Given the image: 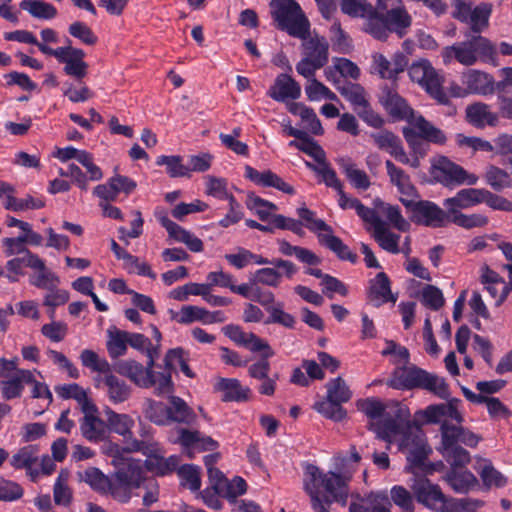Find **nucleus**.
Instances as JSON below:
<instances>
[{"mask_svg":"<svg viewBox=\"0 0 512 512\" xmlns=\"http://www.w3.org/2000/svg\"><path fill=\"white\" fill-rule=\"evenodd\" d=\"M373 233L375 240L379 243L382 249L393 254L399 253L400 236L389 231L383 222L377 224Z\"/></svg>","mask_w":512,"mask_h":512,"instance_id":"obj_49","label":"nucleus"},{"mask_svg":"<svg viewBox=\"0 0 512 512\" xmlns=\"http://www.w3.org/2000/svg\"><path fill=\"white\" fill-rule=\"evenodd\" d=\"M461 404V400L451 398L445 403L429 405L425 409L417 411L415 416L424 424H440V433L442 434L445 424L448 427H455L464 421Z\"/></svg>","mask_w":512,"mask_h":512,"instance_id":"obj_10","label":"nucleus"},{"mask_svg":"<svg viewBox=\"0 0 512 512\" xmlns=\"http://www.w3.org/2000/svg\"><path fill=\"white\" fill-rule=\"evenodd\" d=\"M210 291V285L190 282L183 286L172 289L169 292V297L177 301H187L189 296H202Z\"/></svg>","mask_w":512,"mask_h":512,"instance_id":"obj_57","label":"nucleus"},{"mask_svg":"<svg viewBox=\"0 0 512 512\" xmlns=\"http://www.w3.org/2000/svg\"><path fill=\"white\" fill-rule=\"evenodd\" d=\"M467 121L477 128L496 126L499 116L492 112L487 104L475 103L466 108Z\"/></svg>","mask_w":512,"mask_h":512,"instance_id":"obj_37","label":"nucleus"},{"mask_svg":"<svg viewBox=\"0 0 512 512\" xmlns=\"http://www.w3.org/2000/svg\"><path fill=\"white\" fill-rule=\"evenodd\" d=\"M150 368H154V365L150 366L149 359L146 366H143L141 363L132 359L119 361L114 366V369L117 373L128 378L131 382L140 388H147V385L149 384L148 374Z\"/></svg>","mask_w":512,"mask_h":512,"instance_id":"obj_28","label":"nucleus"},{"mask_svg":"<svg viewBox=\"0 0 512 512\" xmlns=\"http://www.w3.org/2000/svg\"><path fill=\"white\" fill-rule=\"evenodd\" d=\"M171 319L179 324H190L199 321L203 324H212L222 322L224 319L221 317L222 313L210 312L202 307L194 305L183 306L179 311H170Z\"/></svg>","mask_w":512,"mask_h":512,"instance_id":"obj_24","label":"nucleus"},{"mask_svg":"<svg viewBox=\"0 0 512 512\" xmlns=\"http://www.w3.org/2000/svg\"><path fill=\"white\" fill-rule=\"evenodd\" d=\"M361 457L352 451L348 457H337L338 473H321L318 467L306 464L304 468V490L310 495L315 512H328L320 501V494H325L327 501L346 502L347 482L355 471Z\"/></svg>","mask_w":512,"mask_h":512,"instance_id":"obj_2","label":"nucleus"},{"mask_svg":"<svg viewBox=\"0 0 512 512\" xmlns=\"http://www.w3.org/2000/svg\"><path fill=\"white\" fill-rule=\"evenodd\" d=\"M289 112L301 118L304 127L314 135H322L323 127L314 110L303 103H290Z\"/></svg>","mask_w":512,"mask_h":512,"instance_id":"obj_40","label":"nucleus"},{"mask_svg":"<svg viewBox=\"0 0 512 512\" xmlns=\"http://www.w3.org/2000/svg\"><path fill=\"white\" fill-rule=\"evenodd\" d=\"M385 168L390 183L396 187L400 194V201L402 198H418L416 187L412 183L410 176L402 168L396 166L391 160L385 161Z\"/></svg>","mask_w":512,"mask_h":512,"instance_id":"obj_27","label":"nucleus"},{"mask_svg":"<svg viewBox=\"0 0 512 512\" xmlns=\"http://www.w3.org/2000/svg\"><path fill=\"white\" fill-rule=\"evenodd\" d=\"M339 165L353 187L361 190H366L370 187L371 182L367 173L359 169L351 160L341 159Z\"/></svg>","mask_w":512,"mask_h":512,"instance_id":"obj_43","label":"nucleus"},{"mask_svg":"<svg viewBox=\"0 0 512 512\" xmlns=\"http://www.w3.org/2000/svg\"><path fill=\"white\" fill-rule=\"evenodd\" d=\"M93 383L95 388L103 391L109 402L114 405L124 403L131 396V387L114 375L111 369L105 374L94 376Z\"/></svg>","mask_w":512,"mask_h":512,"instance_id":"obj_18","label":"nucleus"},{"mask_svg":"<svg viewBox=\"0 0 512 512\" xmlns=\"http://www.w3.org/2000/svg\"><path fill=\"white\" fill-rule=\"evenodd\" d=\"M438 450L450 464L451 469L464 468L470 463L471 457L469 452L457 443L451 441V438L447 433H445V436L441 438V444Z\"/></svg>","mask_w":512,"mask_h":512,"instance_id":"obj_32","label":"nucleus"},{"mask_svg":"<svg viewBox=\"0 0 512 512\" xmlns=\"http://www.w3.org/2000/svg\"><path fill=\"white\" fill-rule=\"evenodd\" d=\"M368 297L375 306H380L387 302H396L390 288V281L384 272L378 273L370 281Z\"/></svg>","mask_w":512,"mask_h":512,"instance_id":"obj_34","label":"nucleus"},{"mask_svg":"<svg viewBox=\"0 0 512 512\" xmlns=\"http://www.w3.org/2000/svg\"><path fill=\"white\" fill-rule=\"evenodd\" d=\"M305 93L307 98L312 102H319L322 100H338L337 95L332 92L327 86L316 79H310L305 85Z\"/></svg>","mask_w":512,"mask_h":512,"instance_id":"obj_56","label":"nucleus"},{"mask_svg":"<svg viewBox=\"0 0 512 512\" xmlns=\"http://www.w3.org/2000/svg\"><path fill=\"white\" fill-rule=\"evenodd\" d=\"M447 433L451 441L458 444V442L463 443L468 447H476L480 441V437L473 433L472 431L464 428L461 424H457L455 427H448L446 424L442 429V437Z\"/></svg>","mask_w":512,"mask_h":512,"instance_id":"obj_48","label":"nucleus"},{"mask_svg":"<svg viewBox=\"0 0 512 512\" xmlns=\"http://www.w3.org/2000/svg\"><path fill=\"white\" fill-rule=\"evenodd\" d=\"M462 83L467 87L468 92L472 94L486 95L494 90V81L488 73L471 69L463 73Z\"/></svg>","mask_w":512,"mask_h":512,"instance_id":"obj_33","label":"nucleus"},{"mask_svg":"<svg viewBox=\"0 0 512 512\" xmlns=\"http://www.w3.org/2000/svg\"><path fill=\"white\" fill-rule=\"evenodd\" d=\"M80 479L87 483L93 490L100 494L110 495L119 502H128V494L123 488L116 486L115 479L112 480L100 469L90 467L79 474Z\"/></svg>","mask_w":512,"mask_h":512,"instance_id":"obj_15","label":"nucleus"},{"mask_svg":"<svg viewBox=\"0 0 512 512\" xmlns=\"http://www.w3.org/2000/svg\"><path fill=\"white\" fill-rule=\"evenodd\" d=\"M116 469L114 474L116 486L124 489L128 494V501L131 498V490L142 487L149 480L145 475L143 463L139 459L128 458L124 465Z\"/></svg>","mask_w":512,"mask_h":512,"instance_id":"obj_14","label":"nucleus"},{"mask_svg":"<svg viewBox=\"0 0 512 512\" xmlns=\"http://www.w3.org/2000/svg\"><path fill=\"white\" fill-rule=\"evenodd\" d=\"M407 66L408 58L401 52L395 53L391 59L381 53L372 55L371 72L379 75L382 79L395 81Z\"/></svg>","mask_w":512,"mask_h":512,"instance_id":"obj_21","label":"nucleus"},{"mask_svg":"<svg viewBox=\"0 0 512 512\" xmlns=\"http://www.w3.org/2000/svg\"><path fill=\"white\" fill-rule=\"evenodd\" d=\"M408 75L412 82L420 85L440 104L448 103V96L442 88L443 76L432 66L427 59L414 61L408 67Z\"/></svg>","mask_w":512,"mask_h":512,"instance_id":"obj_9","label":"nucleus"},{"mask_svg":"<svg viewBox=\"0 0 512 512\" xmlns=\"http://www.w3.org/2000/svg\"><path fill=\"white\" fill-rule=\"evenodd\" d=\"M127 332L117 329L108 330L107 350L111 358H118L126 354Z\"/></svg>","mask_w":512,"mask_h":512,"instance_id":"obj_54","label":"nucleus"},{"mask_svg":"<svg viewBox=\"0 0 512 512\" xmlns=\"http://www.w3.org/2000/svg\"><path fill=\"white\" fill-rule=\"evenodd\" d=\"M247 208L262 221H269L272 224V217L276 216L277 205L267 201L255 194H249L246 200Z\"/></svg>","mask_w":512,"mask_h":512,"instance_id":"obj_41","label":"nucleus"},{"mask_svg":"<svg viewBox=\"0 0 512 512\" xmlns=\"http://www.w3.org/2000/svg\"><path fill=\"white\" fill-rule=\"evenodd\" d=\"M490 14L491 6L486 3H481L474 7L465 24L469 25L473 32L480 33L488 27Z\"/></svg>","mask_w":512,"mask_h":512,"instance_id":"obj_50","label":"nucleus"},{"mask_svg":"<svg viewBox=\"0 0 512 512\" xmlns=\"http://www.w3.org/2000/svg\"><path fill=\"white\" fill-rule=\"evenodd\" d=\"M176 442L183 447L184 453L189 458H193L198 452L214 451L219 447V443L212 437L185 428L178 430Z\"/></svg>","mask_w":512,"mask_h":512,"instance_id":"obj_22","label":"nucleus"},{"mask_svg":"<svg viewBox=\"0 0 512 512\" xmlns=\"http://www.w3.org/2000/svg\"><path fill=\"white\" fill-rule=\"evenodd\" d=\"M214 389L221 393V398L225 402H243L250 398L251 390L243 386L235 378H220L214 385Z\"/></svg>","mask_w":512,"mask_h":512,"instance_id":"obj_31","label":"nucleus"},{"mask_svg":"<svg viewBox=\"0 0 512 512\" xmlns=\"http://www.w3.org/2000/svg\"><path fill=\"white\" fill-rule=\"evenodd\" d=\"M426 458L427 456L420 464L414 465V472H412V474H414L415 477L411 480L410 487L420 504L430 510L437 511L443 505L446 495L437 484L432 483L425 477L417 476V470L422 468ZM410 464L411 463L408 461V465L405 467V471L408 473H411V471L407 470Z\"/></svg>","mask_w":512,"mask_h":512,"instance_id":"obj_12","label":"nucleus"},{"mask_svg":"<svg viewBox=\"0 0 512 512\" xmlns=\"http://www.w3.org/2000/svg\"><path fill=\"white\" fill-rule=\"evenodd\" d=\"M148 382L147 388L153 387L157 395H165L173 391L171 370L165 369L163 372H156L153 368H150Z\"/></svg>","mask_w":512,"mask_h":512,"instance_id":"obj_47","label":"nucleus"},{"mask_svg":"<svg viewBox=\"0 0 512 512\" xmlns=\"http://www.w3.org/2000/svg\"><path fill=\"white\" fill-rule=\"evenodd\" d=\"M272 99L283 102L287 99H297L301 95L300 85L288 74H279L274 84L267 92Z\"/></svg>","mask_w":512,"mask_h":512,"instance_id":"obj_30","label":"nucleus"},{"mask_svg":"<svg viewBox=\"0 0 512 512\" xmlns=\"http://www.w3.org/2000/svg\"><path fill=\"white\" fill-rule=\"evenodd\" d=\"M379 100L392 117L408 121L420 137L435 144H445L447 137L444 132L421 115H415L406 100L396 90L383 87Z\"/></svg>","mask_w":512,"mask_h":512,"instance_id":"obj_4","label":"nucleus"},{"mask_svg":"<svg viewBox=\"0 0 512 512\" xmlns=\"http://www.w3.org/2000/svg\"><path fill=\"white\" fill-rule=\"evenodd\" d=\"M444 479L456 493L460 494L468 493L479 485L476 476L464 468L450 469Z\"/></svg>","mask_w":512,"mask_h":512,"instance_id":"obj_36","label":"nucleus"},{"mask_svg":"<svg viewBox=\"0 0 512 512\" xmlns=\"http://www.w3.org/2000/svg\"><path fill=\"white\" fill-rule=\"evenodd\" d=\"M341 95L351 103L355 112L369 104L364 88L357 84H349L340 89Z\"/></svg>","mask_w":512,"mask_h":512,"instance_id":"obj_59","label":"nucleus"},{"mask_svg":"<svg viewBox=\"0 0 512 512\" xmlns=\"http://www.w3.org/2000/svg\"><path fill=\"white\" fill-rule=\"evenodd\" d=\"M477 472L487 488H502L507 484V477L497 470L490 461L479 462Z\"/></svg>","mask_w":512,"mask_h":512,"instance_id":"obj_42","label":"nucleus"},{"mask_svg":"<svg viewBox=\"0 0 512 512\" xmlns=\"http://www.w3.org/2000/svg\"><path fill=\"white\" fill-rule=\"evenodd\" d=\"M391 501L401 512H414V500L411 492L404 486L395 485L390 490Z\"/></svg>","mask_w":512,"mask_h":512,"instance_id":"obj_64","label":"nucleus"},{"mask_svg":"<svg viewBox=\"0 0 512 512\" xmlns=\"http://www.w3.org/2000/svg\"><path fill=\"white\" fill-rule=\"evenodd\" d=\"M20 8L39 19H53L57 15V9L44 0H23Z\"/></svg>","mask_w":512,"mask_h":512,"instance_id":"obj_45","label":"nucleus"},{"mask_svg":"<svg viewBox=\"0 0 512 512\" xmlns=\"http://www.w3.org/2000/svg\"><path fill=\"white\" fill-rule=\"evenodd\" d=\"M431 174L438 182L445 186L474 185L478 181L475 174H470L461 166L451 162L447 157L437 156L431 162Z\"/></svg>","mask_w":512,"mask_h":512,"instance_id":"obj_13","label":"nucleus"},{"mask_svg":"<svg viewBox=\"0 0 512 512\" xmlns=\"http://www.w3.org/2000/svg\"><path fill=\"white\" fill-rule=\"evenodd\" d=\"M169 421L190 424L195 421L196 414L188 406V404L177 396H172L169 399Z\"/></svg>","mask_w":512,"mask_h":512,"instance_id":"obj_44","label":"nucleus"},{"mask_svg":"<svg viewBox=\"0 0 512 512\" xmlns=\"http://www.w3.org/2000/svg\"><path fill=\"white\" fill-rule=\"evenodd\" d=\"M271 15L277 27L296 38L308 35L310 23L300 5L294 0H272Z\"/></svg>","mask_w":512,"mask_h":512,"instance_id":"obj_7","label":"nucleus"},{"mask_svg":"<svg viewBox=\"0 0 512 512\" xmlns=\"http://www.w3.org/2000/svg\"><path fill=\"white\" fill-rule=\"evenodd\" d=\"M69 472L67 470L60 471L53 489L54 501L58 505L67 506L71 502L72 492L67 485Z\"/></svg>","mask_w":512,"mask_h":512,"instance_id":"obj_60","label":"nucleus"},{"mask_svg":"<svg viewBox=\"0 0 512 512\" xmlns=\"http://www.w3.org/2000/svg\"><path fill=\"white\" fill-rule=\"evenodd\" d=\"M357 406L371 420L370 428L378 438L389 444H397L399 450L407 454V461L411 463L407 470L414 472V465L420 464L431 449L422 430L409 422L408 410L397 407L395 417H392L385 405L376 398L361 400Z\"/></svg>","mask_w":512,"mask_h":512,"instance_id":"obj_1","label":"nucleus"},{"mask_svg":"<svg viewBox=\"0 0 512 512\" xmlns=\"http://www.w3.org/2000/svg\"><path fill=\"white\" fill-rule=\"evenodd\" d=\"M80 360L84 367L97 372V374H105L111 369L106 359L101 358L95 351L90 349H84L81 352Z\"/></svg>","mask_w":512,"mask_h":512,"instance_id":"obj_62","label":"nucleus"},{"mask_svg":"<svg viewBox=\"0 0 512 512\" xmlns=\"http://www.w3.org/2000/svg\"><path fill=\"white\" fill-rule=\"evenodd\" d=\"M300 39L302 40L304 57L320 61L324 64L328 62L329 45L324 37L318 35L309 36L308 34Z\"/></svg>","mask_w":512,"mask_h":512,"instance_id":"obj_39","label":"nucleus"},{"mask_svg":"<svg viewBox=\"0 0 512 512\" xmlns=\"http://www.w3.org/2000/svg\"><path fill=\"white\" fill-rule=\"evenodd\" d=\"M85 52L82 49L71 46L68 40V45L63 46L62 55L58 62L63 64V71L66 75L81 80L88 74V63L85 61Z\"/></svg>","mask_w":512,"mask_h":512,"instance_id":"obj_23","label":"nucleus"},{"mask_svg":"<svg viewBox=\"0 0 512 512\" xmlns=\"http://www.w3.org/2000/svg\"><path fill=\"white\" fill-rule=\"evenodd\" d=\"M144 412L152 422L157 425L169 424V407L162 402L147 400L145 402Z\"/></svg>","mask_w":512,"mask_h":512,"instance_id":"obj_63","label":"nucleus"},{"mask_svg":"<svg viewBox=\"0 0 512 512\" xmlns=\"http://www.w3.org/2000/svg\"><path fill=\"white\" fill-rule=\"evenodd\" d=\"M374 144L380 149L389 153L398 162L412 168L419 167V157L409 158L406 154L401 140L398 136L388 130H381L370 134Z\"/></svg>","mask_w":512,"mask_h":512,"instance_id":"obj_19","label":"nucleus"},{"mask_svg":"<svg viewBox=\"0 0 512 512\" xmlns=\"http://www.w3.org/2000/svg\"><path fill=\"white\" fill-rule=\"evenodd\" d=\"M387 385L393 389L411 390L421 388L430 391L441 399L449 397L448 386L444 379L431 374L415 365H404L394 369Z\"/></svg>","mask_w":512,"mask_h":512,"instance_id":"obj_6","label":"nucleus"},{"mask_svg":"<svg viewBox=\"0 0 512 512\" xmlns=\"http://www.w3.org/2000/svg\"><path fill=\"white\" fill-rule=\"evenodd\" d=\"M359 67L347 58H333L330 66L324 70L327 81L334 85L341 83V79L357 80L360 77Z\"/></svg>","mask_w":512,"mask_h":512,"instance_id":"obj_29","label":"nucleus"},{"mask_svg":"<svg viewBox=\"0 0 512 512\" xmlns=\"http://www.w3.org/2000/svg\"><path fill=\"white\" fill-rule=\"evenodd\" d=\"M139 451L146 456V469L157 475H166L175 471L180 463V458L176 455L165 458L164 451L155 442H142Z\"/></svg>","mask_w":512,"mask_h":512,"instance_id":"obj_16","label":"nucleus"},{"mask_svg":"<svg viewBox=\"0 0 512 512\" xmlns=\"http://www.w3.org/2000/svg\"><path fill=\"white\" fill-rule=\"evenodd\" d=\"M105 416L109 429L123 437L126 449L129 452H138L142 447V442L134 438L133 428L135 427V419L125 413H117L111 408L105 409Z\"/></svg>","mask_w":512,"mask_h":512,"instance_id":"obj_17","label":"nucleus"},{"mask_svg":"<svg viewBox=\"0 0 512 512\" xmlns=\"http://www.w3.org/2000/svg\"><path fill=\"white\" fill-rule=\"evenodd\" d=\"M327 396L342 404L348 402L352 397V392L346 384L345 380L341 377L334 378L327 382Z\"/></svg>","mask_w":512,"mask_h":512,"instance_id":"obj_61","label":"nucleus"},{"mask_svg":"<svg viewBox=\"0 0 512 512\" xmlns=\"http://www.w3.org/2000/svg\"><path fill=\"white\" fill-rule=\"evenodd\" d=\"M411 23L412 17L402 0H377L372 16L365 23V31L379 40H385L389 32L403 37Z\"/></svg>","mask_w":512,"mask_h":512,"instance_id":"obj_3","label":"nucleus"},{"mask_svg":"<svg viewBox=\"0 0 512 512\" xmlns=\"http://www.w3.org/2000/svg\"><path fill=\"white\" fill-rule=\"evenodd\" d=\"M127 338H128V344L147 355L148 359L150 360V366L155 365V360L159 355V346L153 345L150 340L140 333H128L127 332Z\"/></svg>","mask_w":512,"mask_h":512,"instance_id":"obj_46","label":"nucleus"},{"mask_svg":"<svg viewBox=\"0 0 512 512\" xmlns=\"http://www.w3.org/2000/svg\"><path fill=\"white\" fill-rule=\"evenodd\" d=\"M297 214L302 224L311 232L316 234L318 242L333 251L340 259L355 262L357 259L347 245L333 234L331 226L322 219L316 217L315 213L303 206L297 209Z\"/></svg>","mask_w":512,"mask_h":512,"instance_id":"obj_8","label":"nucleus"},{"mask_svg":"<svg viewBox=\"0 0 512 512\" xmlns=\"http://www.w3.org/2000/svg\"><path fill=\"white\" fill-rule=\"evenodd\" d=\"M441 57L445 65L454 60L464 66H473L478 62L497 65V48L490 39L474 35L466 41L444 47Z\"/></svg>","mask_w":512,"mask_h":512,"instance_id":"obj_5","label":"nucleus"},{"mask_svg":"<svg viewBox=\"0 0 512 512\" xmlns=\"http://www.w3.org/2000/svg\"><path fill=\"white\" fill-rule=\"evenodd\" d=\"M313 409L324 417L333 421H341L346 417V411L342 408L341 404L333 399L319 400L314 403Z\"/></svg>","mask_w":512,"mask_h":512,"instance_id":"obj_52","label":"nucleus"},{"mask_svg":"<svg viewBox=\"0 0 512 512\" xmlns=\"http://www.w3.org/2000/svg\"><path fill=\"white\" fill-rule=\"evenodd\" d=\"M224 334L239 346L251 352H259L264 358L272 357L275 352L267 341L252 332H245L240 326L227 325L223 328Z\"/></svg>","mask_w":512,"mask_h":512,"instance_id":"obj_20","label":"nucleus"},{"mask_svg":"<svg viewBox=\"0 0 512 512\" xmlns=\"http://www.w3.org/2000/svg\"><path fill=\"white\" fill-rule=\"evenodd\" d=\"M401 203L410 212L412 222L432 228L445 227L448 223V215L436 203L428 200L414 201V199L402 198Z\"/></svg>","mask_w":512,"mask_h":512,"instance_id":"obj_11","label":"nucleus"},{"mask_svg":"<svg viewBox=\"0 0 512 512\" xmlns=\"http://www.w3.org/2000/svg\"><path fill=\"white\" fill-rule=\"evenodd\" d=\"M486 183L496 191L510 188L512 181L510 175L503 169L490 165L486 168L484 175Z\"/></svg>","mask_w":512,"mask_h":512,"instance_id":"obj_51","label":"nucleus"},{"mask_svg":"<svg viewBox=\"0 0 512 512\" xmlns=\"http://www.w3.org/2000/svg\"><path fill=\"white\" fill-rule=\"evenodd\" d=\"M84 417L80 423L82 435L91 442H98L105 437L106 425L98 417V409L93 403L81 410Z\"/></svg>","mask_w":512,"mask_h":512,"instance_id":"obj_26","label":"nucleus"},{"mask_svg":"<svg viewBox=\"0 0 512 512\" xmlns=\"http://www.w3.org/2000/svg\"><path fill=\"white\" fill-rule=\"evenodd\" d=\"M27 381H31V370L16 371V375L0 382V391L5 400L20 398Z\"/></svg>","mask_w":512,"mask_h":512,"instance_id":"obj_38","label":"nucleus"},{"mask_svg":"<svg viewBox=\"0 0 512 512\" xmlns=\"http://www.w3.org/2000/svg\"><path fill=\"white\" fill-rule=\"evenodd\" d=\"M56 392L64 399H75L81 410L93 404V401L88 397L87 391L76 383L58 386L56 387Z\"/></svg>","mask_w":512,"mask_h":512,"instance_id":"obj_53","label":"nucleus"},{"mask_svg":"<svg viewBox=\"0 0 512 512\" xmlns=\"http://www.w3.org/2000/svg\"><path fill=\"white\" fill-rule=\"evenodd\" d=\"M266 311L269 314L266 323H275L286 328H293L295 326L296 319L293 315L284 310L283 302L270 304L266 308Z\"/></svg>","mask_w":512,"mask_h":512,"instance_id":"obj_58","label":"nucleus"},{"mask_svg":"<svg viewBox=\"0 0 512 512\" xmlns=\"http://www.w3.org/2000/svg\"><path fill=\"white\" fill-rule=\"evenodd\" d=\"M158 166H165L166 172L170 177L189 176V168L184 165L182 158L178 155H161L156 159Z\"/></svg>","mask_w":512,"mask_h":512,"instance_id":"obj_55","label":"nucleus"},{"mask_svg":"<svg viewBox=\"0 0 512 512\" xmlns=\"http://www.w3.org/2000/svg\"><path fill=\"white\" fill-rule=\"evenodd\" d=\"M245 178L253 182L255 185L261 187H272L285 194L293 195L295 193L294 188L286 183L279 175L271 170L258 171L253 167L245 166Z\"/></svg>","mask_w":512,"mask_h":512,"instance_id":"obj_25","label":"nucleus"},{"mask_svg":"<svg viewBox=\"0 0 512 512\" xmlns=\"http://www.w3.org/2000/svg\"><path fill=\"white\" fill-rule=\"evenodd\" d=\"M392 503L385 492H372L361 503H352L350 512H391Z\"/></svg>","mask_w":512,"mask_h":512,"instance_id":"obj_35","label":"nucleus"}]
</instances>
